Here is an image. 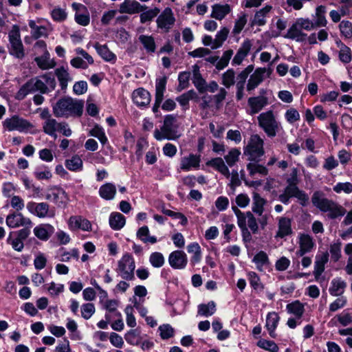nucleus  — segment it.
<instances>
[{"mask_svg": "<svg viewBox=\"0 0 352 352\" xmlns=\"http://www.w3.org/2000/svg\"><path fill=\"white\" fill-rule=\"evenodd\" d=\"M248 22V15L247 14L242 12L239 16L237 19H236L234 22V25L232 29V34L234 35H238L239 34L243 29L244 28L245 25H246Z\"/></svg>", "mask_w": 352, "mask_h": 352, "instance_id": "52", "label": "nucleus"}, {"mask_svg": "<svg viewBox=\"0 0 352 352\" xmlns=\"http://www.w3.org/2000/svg\"><path fill=\"white\" fill-rule=\"evenodd\" d=\"M34 176L38 180H49L52 178V173L47 166L42 165L35 168Z\"/></svg>", "mask_w": 352, "mask_h": 352, "instance_id": "46", "label": "nucleus"}, {"mask_svg": "<svg viewBox=\"0 0 352 352\" xmlns=\"http://www.w3.org/2000/svg\"><path fill=\"white\" fill-rule=\"evenodd\" d=\"M259 126L270 138H274L282 129L280 123L276 120L274 112L271 110L261 113L258 116Z\"/></svg>", "mask_w": 352, "mask_h": 352, "instance_id": "4", "label": "nucleus"}, {"mask_svg": "<svg viewBox=\"0 0 352 352\" xmlns=\"http://www.w3.org/2000/svg\"><path fill=\"white\" fill-rule=\"evenodd\" d=\"M252 262L256 265V269L259 271H263L270 263L268 256L263 251H260L256 254L252 259Z\"/></svg>", "mask_w": 352, "mask_h": 352, "instance_id": "42", "label": "nucleus"}, {"mask_svg": "<svg viewBox=\"0 0 352 352\" xmlns=\"http://www.w3.org/2000/svg\"><path fill=\"white\" fill-rule=\"evenodd\" d=\"M326 8L323 6H319L316 8L315 15L313 16L314 24L316 28L324 27L327 23L325 17Z\"/></svg>", "mask_w": 352, "mask_h": 352, "instance_id": "39", "label": "nucleus"}, {"mask_svg": "<svg viewBox=\"0 0 352 352\" xmlns=\"http://www.w3.org/2000/svg\"><path fill=\"white\" fill-rule=\"evenodd\" d=\"M200 162V155L191 153L182 157L180 161V168L184 171L197 170L199 168Z\"/></svg>", "mask_w": 352, "mask_h": 352, "instance_id": "17", "label": "nucleus"}, {"mask_svg": "<svg viewBox=\"0 0 352 352\" xmlns=\"http://www.w3.org/2000/svg\"><path fill=\"white\" fill-rule=\"evenodd\" d=\"M168 261L172 268L183 270L187 265L188 257L184 251L175 250L169 254Z\"/></svg>", "mask_w": 352, "mask_h": 352, "instance_id": "12", "label": "nucleus"}, {"mask_svg": "<svg viewBox=\"0 0 352 352\" xmlns=\"http://www.w3.org/2000/svg\"><path fill=\"white\" fill-rule=\"evenodd\" d=\"M95 48L98 54L106 61H116V56L111 52L106 45L96 44Z\"/></svg>", "mask_w": 352, "mask_h": 352, "instance_id": "44", "label": "nucleus"}, {"mask_svg": "<svg viewBox=\"0 0 352 352\" xmlns=\"http://www.w3.org/2000/svg\"><path fill=\"white\" fill-rule=\"evenodd\" d=\"M38 66L42 69H48L55 66L54 61L50 58V54L47 50L44 51L42 56L35 58Z\"/></svg>", "mask_w": 352, "mask_h": 352, "instance_id": "40", "label": "nucleus"}, {"mask_svg": "<svg viewBox=\"0 0 352 352\" xmlns=\"http://www.w3.org/2000/svg\"><path fill=\"white\" fill-rule=\"evenodd\" d=\"M135 264L133 257L126 253L118 261L116 272L122 279L131 280L134 278Z\"/></svg>", "mask_w": 352, "mask_h": 352, "instance_id": "6", "label": "nucleus"}, {"mask_svg": "<svg viewBox=\"0 0 352 352\" xmlns=\"http://www.w3.org/2000/svg\"><path fill=\"white\" fill-rule=\"evenodd\" d=\"M247 276L251 287L254 290L261 291L263 289V285L261 282V279L256 272H249L247 274Z\"/></svg>", "mask_w": 352, "mask_h": 352, "instance_id": "58", "label": "nucleus"}, {"mask_svg": "<svg viewBox=\"0 0 352 352\" xmlns=\"http://www.w3.org/2000/svg\"><path fill=\"white\" fill-rule=\"evenodd\" d=\"M83 102L69 97L60 99L53 107V112L58 118L80 116L82 113Z\"/></svg>", "mask_w": 352, "mask_h": 352, "instance_id": "1", "label": "nucleus"}, {"mask_svg": "<svg viewBox=\"0 0 352 352\" xmlns=\"http://www.w3.org/2000/svg\"><path fill=\"white\" fill-rule=\"evenodd\" d=\"M299 250L296 252L298 256H303L306 253L312 250L314 247L313 238L307 234H301L299 236Z\"/></svg>", "mask_w": 352, "mask_h": 352, "instance_id": "18", "label": "nucleus"}, {"mask_svg": "<svg viewBox=\"0 0 352 352\" xmlns=\"http://www.w3.org/2000/svg\"><path fill=\"white\" fill-rule=\"evenodd\" d=\"M280 317L275 311H272L267 314L266 316L265 327L269 331L270 337L274 338L276 337L275 330L278 324Z\"/></svg>", "mask_w": 352, "mask_h": 352, "instance_id": "27", "label": "nucleus"}, {"mask_svg": "<svg viewBox=\"0 0 352 352\" xmlns=\"http://www.w3.org/2000/svg\"><path fill=\"white\" fill-rule=\"evenodd\" d=\"M247 168L250 173V175L252 176L256 174L265 176L268 173V170L265 166L255 162L249 163L247 166Z\"/></svg>", "mask_w": 352, "mask_h": 352, "instance_id": "54", "label": "nucleus"}, {"mask_svg": "<svg viewBox=\"0 0 352 352\" xmlns=\"http://www.w3.org/2000/svg\"><path fill=\"white\" fill-rule=\"evenodd\" d=\"M232 11L228 4L215 3L212 6L210 16L216 20H223Z\"/></svg>", "mask_w": 352, "mask_h": 352, "instance_id": "22", "label": "nucleus"}, {"mask_svg": "<svg viewBox=\"0 0 352 352\" xmlns=\"http://www.w3.org/2000/svg\"><path fill=\"white\" fill-rule=\"evenodd\" d=\"M292 232V221L287 217H280L278 219V231L276 234L277 238H283L291 234Z\"/></svg>", "mask_w": 352, "mask_h": 352, "instance_id": "24", "label": "nucleus"}, {"mask_svg": "<svg viewBox=\"0 0 352 352\" xmlns=\"http://www.w3.org/2000/svg\"><path fill=\"white\" fill-rule=\"evenodd\" d=\"M187 251L189 254H192L190 256V264L195 265L199 263L201 260V249L200 245L197 242H193L188 245Z\"/></svg>", "mask_w": 352, "mask_h": 352, "instance_id": "31", "label": "nucleus"}, {"mask_svg": "<svg viewBox=\"0 0 352 352\" xmlns=\"http://www.w3.org/2000/svg\"><path fill=\"white\" fill-rule=\"evenodd\" d=\"M216 304L214 301L200 304L197 307V314L206 318L212 316L216 312Z\"/></svg>", "mask_w": 352, "mask_h": 352, "instance_id": "38", "label": "nucleus"}, {"mask_svg": "<svg viewBox=\"0 0 352 352\" xmlns=\"http://www.w3.org/2000/svg\"><path fill=\"white\" fill-rule=\"evenodd\" d=\"M166 79L161 78L157 79L155 83V101L153 107V111L157 113L164 99V94L166 90Z\"/></svg>", "mask_w": 352, "mask_h": 352, "instance_id": "20", "label": "nucleus"}, {"mask_svg": "<svg viewBox=\"0 0 352 352\" xmlns=\"http://www.w3.org/2000/svg\"><path fill=\"white\" fill-rule=\"evenodd\" d=\"M313 204L324 212H327L331 219H336L344 215L345 209L335 201L322 197L319 193L316 192L312 197Z\"/></svg>", "mask_w": 352, "mask_h": 352, "instance_id": "2", "label": "nucleus"}, {"mask_svg": "<svg viewBox=\"0 0 352 352\" xmlns=\"http://www.w3.org/2000/svg\"><path fill=\"white\" fill-rule=\"evenodd\" d=\"M132 99L136 105L139 107H144L150 103L151 95L146 89L139 88L133 91Z\"/></svg>", "mask_w": 352, "mask_h": 352, "instance_id": "21", "label": "nucleus"}, {"mask_svg": "<svg viewBox=\"0 0 352 352\" xmlns=\"http://www.w3.org/2000/svg\"><path fill=\"white\" fill-rule=\"evenodd\" d=\"M139 41L143 45L144 47L148 52H153L155 50V43L152 36L140 35Z\"/></svg>", "mask_w": 352, "mask_h": 352, "instance_id": "57", "label": "nucleus"}, {"mask_svg": "<svg viewBox=\"0 0 352 352\" xmlns=\"http://www.w3.org/2000/svg\"><path fill=\"white\" fill-rule=\"evenodd\" d=\"M68 227L71 230H81L89 232L92 230L91 222L82 216H72L68 220Z\"/></svg>", "mask_w": 352, "mask_h": 352, "instance_id": "16", "label": "nucleus"}, {"mask_svg": "<svg viewBox=\"0 0 352 352\" xmlns=\"http://www.w3.org/2000/svg\"><path fill=\"white\" fill-rule=\"evenodd\" d=\"M252 199V212L258 216H262L264 212V206L266 204V200L257 192L253 194Z\"/></svg>", "mask_w": 352, "mask_h": 352, "instance_id": "35", "label": "nucleus"}, {"mask_svg": "<svg viewBox=\"0 0 352 352\" xmlns=\"http://www.w3.org/2000/svg\"><path fill=\"white\" fill-rule=\"evenodd\" d=\"M263 144V140L258 135H252L244 149V153L250 157V160H255L264 155Z\"/></svg>", "mask_w": 352, "mask_h": 352, "instance_id": "8", "label": "nucleus"}, {"mask_svg": "<svg viewBox=\"0 0 352 352\" xmlns=\"http://www.w3.org/2000/svg\"><path fill=\"white\" fill-rule=\"evenodd\" d=\"M346 283L340 278H336L331 280L329 293L331 295L338 296L342 294L346 287Z\"/></svg>", "mask_w": 352, "mask_h": 352, "instance_id": "37", "label": "nucleus"}, {"mask_svg": "<svg viewBox=\"0 0 352 352\" xmlns=\"http://www.w3.org/2000/svg\"><path fill=\"white\" fill-rule=\"evenodd\" d=\"M285 38L296 40V41H304L307 38V34L302 32V29L298 25L296 21L289 28L287 34L284 36Z\"/></svg>", "mask_w": 352, "mask_h": 352, "instance_id": "30", "label": "nucleus"}, {"mask_svg": "<svg viewBox=\"0 0 352 352\" xmlns=\"http://www.w3.org/2000/svg\"><path fill=\"white\" fill-rule=\"evenodd\" d=\"M147 8L135 0H124L120 5L119 12L121 14H134L140 13Z\"/></svg>", "mask_w": 352, "mask_h": 352, "instance_id": "15", "label": "nucleus"}, {"mask_svg": "<svg viewBox=\"0 0 352 352\" xmlns=\"http://www.w3.org/2000/svg\"><path fill=\"white\" fill-rule=\"evenodd\" d=\"M43 130L47 135L57 138L56 133L58 131L66 137L72 135V131L68 124L65 122H58L55 119H48L43 123Z\"/></svg>", "mask_w": 352, "mask_h": 352, "instance_id": "7", "label": "nucleus"}, {"mask_svg": "<svg viewBox=\"0 0 352 352\" xmlns=\"http://www.w3.org/2000/svg\"><path fill=\"white\" fill-rule=\"evenodd\" d=\"M81 316L85 319H89L95 313L96 308L93 303L88 302L83 304L80 307Z\"/></svg>", "mask_w": 352, "mask_h": 352, "instance_id": "64", "label": "nucleus"}, {"mask_svg": "<svg viewBox=\"0 0 352 352\" xmlns=\"http://www.w3.org/2000/svg\"><path fill=\"white\" fill-rule=\"evenodd\" d=\"M45 199L53 202L60 208H64L69 200L65 191L61 188L57 186H52L47 190Z\"/></svg>", "mask_w": 352, "mask_h": 352, "instance_id": "10", "label": "nucleus"}, {"mask_svg": "<svg viewBox=\"0 0 352 352\" xmlns=\"http://www.w3.org/2000/svg\"><path fill=\"white\" fill-rule=\"evenodd\" d=\"M26 208L30 213L39 218H52L55 215L54 210L50 209L49 204L45 202L30 201L27 204Z\"/></svg>", "mask_w": 352, "mask_h": 352, "instance_id": "9", "label": "nucleus"}, {"mask_svg": "<svg viewBox=\"0 0 352 352\" xmlns=\"http://www.w3.org/2000/svg\"><path fill=\"white\" fill-rule=\"evenodd\" d=\"M149 262L153 267L160 268L164 265L165 259L161 252H155L151 254Z\"/></svg>", "mask_w": 352, "mask_h": 352, "instance_id": "59", "label": "nucleus"}, {"mask_svg": "<svg viewBox=\"0 0 352 352\" xmlns=\"http://www.w3.org/2000/svg\"><path fill=\"white\" fill-rule=\"evenodd\" d=\"M75 21L82 25L87 26L89 24L90 16L87 10L83 12H76L74 16Z\"/></svg>", "mask_w": 352, "mask_h": 352, "instance_id": "63", "label": "nucleus"}, {"mask_svg": "<svg viewBox=\"0 0 352 352\" xmlns=\"http://www.w3.org/2000/svg\"><path fill=\"white\" fill-rule=\"evenodd\" d=\"M89 135L96 138L102 145L106 144L108 142V138L105 134L104 129L98 124L94 125V126L89 131Z\"/></svg>", "mask_w": 352, "mask_h": 352, "instance_id": "47", "label": "nucleus"}, {"mask_svg": "<svg viewBox=\"0 0 352 352\" xmlns=\"http://www.w3.org/2000/svg\"><path fill=\"white\" fill-rule=\"evenodd\" d=\"M140 21L141 23H146L151 21L155 17L160 13V9L157 8H153L140 12Z\"/></svg>", "mask_w": 352, "mask_h": 352, "instance_id": "51", "label": "nucleus"}, {"mask_svg": "<svg viewBox=\"0 0 352 352\" xmlns=\"http://www.w3.org/2000/svg\"><path fill=\"white\" fill-rule=\"evenodd\" d=\"M54 228L50 224H41L34 228V235L42 241H47L54 233Z\"/></svg>", "mask_w": 352, "mask_h": 352, "instance_id": "29", "label": "nucleus"}, {"mask_svg": "<svg viewBox=\"0 0 352 352\" xmlns=\"http://www.w3.org/2000/svg\"><path fill=\"white\" fill-rule=\"evenodd\" d=\"M6 225L10 228H16L20 226L32 228V222L24 217L21 213H11L8 214L6 219Z\"/></svg>", "mask_w": 352, "mask_h": 352, "instance_id": "13", "label": "nucleus"}, {"mask_svg": "<svg viewBox=\"0 0 352 352\" xmlns=\"http://www.w3.org/2000/svg\"><path fill=\"white\" fill-rule=\"evenodd\" d=\"M29 26L31 28L32 36L35 38L46 36L47 34V28L43 25H37L33 20L29 21Z\"/></svg>", "mask_w": 352, "mask_h": 352, "instance_id": "49", "label": "nucleus"}, {"mask_svg": "<svg viewBox=\"0 0 352 352\" xmlns=\"http://www.w3.org/2000/svg\"><path fill=\"white\" fill-rule=\"evenodd\" d=\"M268 103V99L265 96H260L250 98L248 99V105L250 107V114L258 113Z\"/></svg>", "mask_w": 352, "mask_h": 352, "instance_id": "23", "label": "nucleus"}, {"mask_svg": "<svg viewBox=\"0 0 352 352\" xmlns=\"http://www.w3.org/2000/svg\"><path fill=\"white\" fill-rule=\"evenodd\" d=\"M56 76L60 82V85L63 89L67 87L68 82L72 80V78L64 67L57 68L55 71Z\"/></svg>", "mask_w": 352, "mask_h": 352, "instance_id": "45", "label": "nucleus"}, {"mask_svg": "<svg viewBox=\"0 0 352 352\" xmlns=\"http://www.w3.org/2000/svg\"><path fill=\"white\" fill-rule=\"evenodd\" d=\"M35 92L32 85V82L28 80L25 83L16 94V99L21 100L24 99L28 94Z\"/></svg>", "mask_w": 352, "mask_h": 352, "instance_id": "56", "label": "nucleus"}, {"mask_svg": "<svg viewBox=\"0 0 352 352\" xmlns=\"http://www.w3.org/2000/svg\"><path fill=\"white\" fill-rule=\"evenodd\" d=\"M175 17L173 12L170 8H166L158 16L156 20L157 26L159 29L168 32L175 25Z\"/></svg>", "mask_w": 352, "mask_h": 352, "instance_id": "11", "label": "nucleus"}, {"mask_svg": "<svg viewBox=\"0 0 352 352\" xmlns=\"http://www.w3.org/2000/svg\"><path fill=\"white\" fill-rule=\"evenodd\" d=\"M257 346L270 352H278L279 349L278 345L274 341L265 339H260L257 342Z\"/></svg>", "mask_w": 352, "mask_h": 352, "instance_id": "60", "label": "nucleus"}, {"mask_svg": "<svg viewBox=\"0 0 352 352\" xmlns=\"http://www.w3.org/2000/svg\"><path fill=\"white\" fill-rule=\"evenodd\" d=\"M109 221V226L113 230H120L124 226L126 219L121 213L114 212L110 214Z\"/></svg>", "mask_w": 352, "mask_h": 352, "instance_id": "33", "label": "nucleus"}, {"mask_svg": "<svg viewBox=\"0 0 352 352\" xmlns=\"http://www.w3.org/2000/svg\"><path fill=\"white\" fill-rule=\"evenodd\" d=\"M175 116L168 115L165 117L164 124L160 129H155L154 131V138L158 140H174L179 138L175 123Z\"/></svg>", "mask_w": 352, "mask_h": 352, "instance_id": "5", "label": "nucleus"}, {"mask_svg": "<svg viewBox=\"0 0 352 352\" xmlns=\"http://www.w3.org/2000/svg\"><path fill=\"white\" fill-rule=\"evenodd\" d=\"M99 195L105 200H112L116 194V187L113 183L107 182L99 188Z\"/></svg>", "mask_w": 352, "mask_h": 352, "instance_id": "32", "label": "nucleus"}, {"mask_svg": "<svg viewBox=\"0 0 352 352\" xmlns=\"http://www.w3.org/2000/svg\"><path fill=\"white\" fill-rule=\"evenodd\" d=\"M10 53L17 58H21L24 56V50L21 40L10 42Z\"/></svg>", "mask_w": 352, "mask_h": 352, "instance_id": "53", "label": "nucleus"}, {"mask_svg": "<svg viewBox=\"0 0 352 352\" xmlns=\"http://www.w3.org/2000/svg\"><path fill=\"white\" fill-rule=\"evenodd\" d=\"M284 191H285L290 197H296L302 201L308 200L307 195L297 187V184H287Z\"/></svg>", "mask_w": 352, "mask_h": 352, "instance_id": "34", "label": "nucleus"}, {"mask_svg": "<svg viewBox=\"0 0 352 352\" xmlns=\"http://www.w3.org/2000/svg\"><path fill=\"white\" fill-rule=\"evenodd\" d=\"M270 76L266 68L258 67L250 75L247 84V90L251 91L256 89L264 79Z\"/></svg>", "mask_w": 352, "mask_h": 352, "instance_id": "14", "label": "nucleus"}, {"mask_svg": "<svg viewBox=\"0 0 352 352\" xmlns=\"http://www.w3.org/2000/svg\"><path fill=\"white\" fill-rule=\"evenodd\" d=\"M197 97V94L193 90H190L177 98V101L183 107H187L190 100Z\"/></svg>", "mask_w": 352, "mask_h": 352, "instance_id": "62", "label": "nucleus"}, {"mask_svg": "<svg viewBox=\"0 0 352 352\" xmlns=\"http://www.w3.org/2000/svg\"><path fill=\"white\" fill-rule=\"evenodd\" d=\"M229 34L228 28L223 27L221 28L219 31L215 35L214 45H212V50H215L221 47L227 39Z\"/></svg>", "mask_w": 352, "mask_h": 352, "instance_id": "50", "label": "nucleus"}, {"mask_svg": "<svg viewBox=\"0 0 352 352\" xmlns=\"http://www.w3.org/2000/svg\"><path fill=\"white\" fill-rule=\"evenodd\" d=\"M124 339L131 345L138 346L140 344V333L136 329H131L127 331L124 335Z\"/></svg>", "mask_w": 352, "mask_h": 352, "instance_id": "61", "label": "nucleus"}, {"mask_svg": "<svg viewBox=\"0 0 352 352\" xmlns=\"http://www.w3.org/2000/svg\"><path fill=\"white\" fill-rule=\"evenodd\" d=\"M2 125L3 129L7 131H16L19 133L31 134L36 133L33 124L17 115L6 118L2 122Z\"/></svg>", "mask_w": 352, "mask_h": 352, "instance_id": "3", "label": "nucleus"}, {"mask_svg": "<svg viewBox=\"0 0 352 352\" xmlns=\"http://www.w3.org/2000/svg\"><path fill=\"white\" fill-rule=\"evenodd\" d=\"M252 47V43L250 40L246 39L241 44L240 48L238 50L236 54L232 60V64L239 65L248 54Z\"/></svg>", "mask_w": 352, "mask_h": 352, "instance_id": "25", "label": "nucleus"}, {"mask_svg": "<svg viewBox=\"0 0 352 352\" xmlns=\"http://www.w3.org/2000/svg\"><path fill=\"white\" fill-rule=\"evenodd\" d=\"M65 167L73 172L81 171L83 168V162L80 156L74 155L71 158L66 160Z\"/></svg>", "mask_w": 352, "mask_h": 352, "instance_id": "36", "label": "nucleus"}, {"mask_svg": "<svg viewBox=\"0 0 352 352\" xmlns=\"http://www.w3.org/2000/svg\"><path fill=\"white\" fill-rule=\"evenodd\" d=\"M241 151L239 149L234 148H232L227 155L224 156L226 165L230 167L233 166L239 159Z\"/></svg>", "mask_w": 352, "mask_h": 352, "instance_id": "55", "label": "nucleus"}, {"mask_svg": "<svg viewBox=\"0 0 352 352\" xmlns=\"http://www.w3.org/2000/svg\"><path fill=\"white\" fill-rule=\"evenodd\" d=\"M137 236L144 243L154 244L157 242V239L154 236L149 235L148 228L146 226L141 227L137 232Z\"/></svg>", "mask_w": 352, "mask_h": 352, "instance_id": "48", "label": "nucleus"}, {"mask_svg": "<svg viewBox=\"0 0 352 352\" xmlns=\"http://www.w3.org/2000/svg\"><path fill=\"white\" fill-rule=\"evenodd\" d=\"M329 261V253L320 252L316 256L314 275L316 280H318L324 270L325 264Z\"/></svg>", "mask_w": 352, "mask_h": 352, "instance_id": "19", "label": "nucleus"}, {"mask_svg": "<svg viewBox=\"0 0 352 352\" xmlns=\"http://www.w3.org/2000/svg\"><path fill=\"white\" fill-rule=\"evenodd\" d=\"M232 210L237 218V224L240 228L243 233L248 232L247 222L249 217L248 216V212H241L238 208L233 206Z\"/></svg>", "mask_w": 352, "mask_h": 352, "instance_id": "41", "label": "nucleus"}, {"mask_svg": "<svg viewBox=\"0 0 352 352\" xmlns=\"http://www.w3.org/2000/svg\"><path fill=\"white\" fill-rule=\"evenodd\" d=\"M206 165L212 167L227 178L230 176L229 168L221 157L213 158L207 162Z\"/></svg>", "mask_w": 352, "mask_h": 352, "instance_id": "28", "label": "nucleus"}, {"mask_svg": "<svg viewBox=\"0 0 352 352\" xmlns=\"http://www.w3.org/2000/svg\"><path fill=\"white\" fill-rule=\"evenodd\" d=\"M272 10L271 6H265L261 10H258L252 21V25H264L267 22V18L270 16V14Z\"/></svg>", "mask_w": 352, "mask_h": 352, "instance_id": "26", "label": "nucleus"}, {"mask_svg": "<svg viewBox=\"0 0 352 352\" xmlns=\"http://www.w3.org/2000/svg\"><path fill=\"white\" fill-rule=\"evenodd\" d=\"M286 309L289 314L295 316L298 319H300L305 312L304 305L299 300L288 304Z\"/></svg>", "mask_w": 352, "mask_h": 352, "instance_id": "43", "label": "nucleus"}]
</instances>
